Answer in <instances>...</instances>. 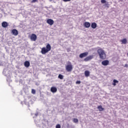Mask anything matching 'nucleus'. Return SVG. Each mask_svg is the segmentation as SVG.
I'll list each match as a JSON object with an SVG mask.
<instances>
[{
    "label": "nucleus",
    "mask_w": 128,
    "mask_h": 128,
    "mask_svg": "<svg viewBox=\"0 0 128 128\" xmlns=\"http://www.w3.org/2000/svg\"><path fill=\"white\" fill-rule=\"evenodd\" d=\"M128 64H126L124 65V68H128Z\"/></svg>",
    "instance_id": "obj_27"
},
{
    "label": "nucleus",
    "mask_w": 128,
    "mask_h": 128,
    "mask_svg": "<svg viewBox=\"0 0 128 128\" xmlns=\"http://www.w3.org/2000/svg\"><path fill=\"white\" fill-rule=\"evenodd\" d=\"M98 52L99 54V56L101 60H106V53H104V50H102V48H99L98 50Z\"/></svg>",
    "instance_id": "obj_1"
},
{
    "label": "nucleus",
    "mask_w": 128,
    "mask_h": 128,
    "mask_svg": "<svg viewBox=\"0 0 128 128\" xmlns=\"http://www.w3.org/2000/svg\"><path fill=\"white\" fill-rule=\"evenodd\" d=\"M56 128H60V124H57L56 125Z\"/></svg>",
    "instance_id": "obj_24"
},
{
    "label": "nucleus",
    "mask_w": 128,
    "mask_h": 128,
    "mask_svg": "<svg viewBox=\"0 0 128 128\" xmlns=\"http://www.w3.org/2000/svg\"><path fill=\"white\" fill-rule=\"evenodd\" d=\"M121 42L123 44H126L128 40H126V38H123L122 40H121Z\"/></svg>",
    "instance_id": "obj_14"
},
{
    "label": "nucleus",
    "mask_w": 128,
    "mask_h": 128,
    "mask_svg": "<svg viewBox=\"0 0 128 128\" xmlns=\"http://www.w3.org/2000/svg\"><path fill=\"white\" fill-rule=\"evenodd\" d=\"M92 58H94V56H89L84 59V62H88V60H90Z\"/></svg>",
    "instance_id": "obj_6"
},
{
    "label": "nucleus",
    "mask_w": 128,
    "mask_h": 128,
    "mask_svg": "<svg viewBox=\"0 0 128 128\" xmlns=\"http://www.w3.org/2000/svg\"><path fill=\"white\" fill-rule=\"evenodd\" d=\"M71 0H63V2H70Z\"/></svg>",
    "instance_id": "obj_26"
},
{
    "label": "nucleus",
    "mask_w": 128,
    "mask_h": 128,
    "mask_svg": "<svg viewBox=\"0 0 128 128\" xmlns=\"http://www.w3.org/2000/svg\"><path fill=\"white\" fill-rule=\"evenodd\" d=\"M102 66H108L110 64V61L108 60H104L102 62Z\"/></svg>",
    "instance_id": "obj_9"
},
{
    "label": "nucleus",
    "mask_w": 128,
    "mask_h": 128,
    "mask_svg": "<svg viewBox=\"0 0 128 128\" xmlns=\"http://www.w3.org/2000/svg\"><path fill=\"white\" fill-rule=\"evenodd\" d=\"M30 38L32 42H36V38H38V36H36V34H32Z\"/></svg>",
    "instance_id": "obj_4"
},
{
    "label": "nucleus",
    "mask_w": 128,
    "mask_h": 128,
    "mask_svg": "<svg viewBox=\"0 0 128 128\" xmlns=\"http://www.w3.org/2000/svg\"><path fill=\"white\" fill-rule=\"evenodd\" d=\"M98 110H99L100 112H102V110H104V108H102V106H98Z\"/></svg>",
    "instance_id": "obj_17"
},
{
    "label": "nucleus",
    "mask_w": 128,
    "mask_h": 128,
    "mask_svg": "<svg viewBox=\"0 0 128 128\" xmlns=\"http://www.w3.org/2000/svg\"><path fill=\"white\" fill-rule=\"evenodd\" d=\"M102 4H106V0H101Z\"/></svg>",
    "instance_id": "obj_23"
},
{
    "label": "nucleus",
    "mask_w": 128,
    "mask_h": 128,
    "mask_svg": "<svg viewBox=\"0 0 128 128\" xmlns=\"http://www.w3.org/2000/svg\"><path fill=\"white\" fill-rule=\"evenodd\" d=\"M73 122L75 123L78 122V118H74L73 120Z\"/></svg>",
    "instance_id": "obj_20"
},
{
    "label": "nucleus",
    "mask_w": 128,
    "mask_h": 128,
    "mask_svg": "<svg viewBox=\"0 0 128 128\" xmlns=\"http://www.w3.org/2000/svg\"><path fill=\"white\" fill-rule=\"evenodd\" d=\"M127 56H128V53L127 54Z\"/></svg>",
    "instance_id": "obj_29"
},
{
    "label": "nucleus",
    "mask_w": 128,
    "mask_h": 128,
    "mask_svg": "<svg viewBox=\"0 0 128 128\" xmlns=\"http://www.w3.org/2000/svg\"><path fill=\"white\" fill-rule=\"evenodd\" d=\"M88 52H85L80 54L79 56V58H86V56H88Z\"/></svg>",
    "instance_id": "obj_5"
},
{
    "label": "nucleus",
    "mask_w": 128,
    "mask_h": 128,
    "mask_svg": "<svg viewBox=\"0 0 128 128\" xmlns=\"http://www.w3.org/2000/svg\"><path fill=\"white\" fill-rule=\"evenodd\" d=\"M96 26H97V24H96V22H92L91 24V28H96Z\"/></svg>",
    "instance_id": "obj_13"
},
{
    "label": "nucleus",
    "mask_w": 128,
    "mask_h": 128,
    "mask_svg": "<svg viewBox=\"0 0 128 128\" xmlns=\"http://www.w3.org/2000/svg\"><path fill=\"white\" fill-rule=\"evenodd\" d=\"M38 0H32V1L31 2H32V4H34V2H38Z\"/></svg>",
    "instance_id": "obj_22"
},
{
    "label": "nucleus",
    "mask_w": 128,
    "mask_h": 128,
    "mask_svg": "<svg viewBox=\"0 0 128 128\" xmlns=\"http://www.w3.org/2000/svg\"><path fill=\"white\" fill-rule=\"evenodd\" d=\"M8 26V24L7 22H2V28H7V26Z\"/></svg>",
    "instance_id": "obj_12"
},
{
    "label": "nucleus",
    "mask_w": 128,
    "mask_h": 128,
    "mask_svg": "<svg viewBox=\"0 0 128 128\" xmlns=\"http://www.w3.org/2000/svg\"><path fill=\"white\" fill-rule=\"evenodd\" d=\"M84 26L85 28H90V22H85L84 23Z\"/></svg>",
    "instance_id": "obj_11"
},
{
    "label": "nucleus",
    "mask_w": 128,
    "mask_h": 128,
    "mask_svg": "<svg viewBox=\"0 0 128 128\" xmlns=\"http://www.w3.org/2000/svg\"><path fill=\"white\" fill-rule=\"evenodd\" d=\"M30 62L28 61H26L24 63V66H26V68H28V66H30Z\"/></svg>",
    "instance_id": "obj_16"
},
{
    "label": "nucleus",
    "mask_w": 128,
    "mask_h": 128,
    "mask_svg": "<svg viewBox=\"0 0 128 128\" xmlns=\"http://www.w3.org/2000/svg\"><path fill=\"white\" fill-rule=\"evenodd\" d=\"M50 50H52V46H50V44H48L46 46V47H43L42 48L41 54H46L48 52H50Z\"/></svg>",
    "instance_id": "obj_2"
},
{
    "label": "nucleus",
    "mask_w": 128,
    "mask_h": 128,
    "mask_svg": "<svg viewBox=\"0 0 128 128\" xmlns=\"http://www.w3.org/2000/svg\"><path fill=\"white\" fill-rule=\"evenodd\" d=\"M58 78L60 80H64V76L62 74H60L58 76Z\"/></svg>",
    "instance_id": "obj_19"
},
{
    "label": "nucleus",
    "mask_w": 128,
    "mask_h": 128,
    "mask_svg": "<svg viewBox=\"0 0 128 128\" xmlns=\"http://www.w3.org/2000/svg\"><path fill=\"white\" fill-rule=\"evenodd\" d=\"M76 84H80V81L78 80V81H76Z\"/></svg>",
    "instance_id": "obj_25"
},
{
    "label": "nucleus",
    "mask_w": 128,
    "mask_h": 128,
    "mask_svg": "<svg viewBox=\"0 0 128 128\" xmlns=\"http://www.w3.org/2000/svg\"><path fill=\"white\" fill-rule=\"evenodd\" d=\"M32 94H36V90H34V89H32Z\"/></svg>",
    "instance_id": "obj_21"
},
{
    "label": "nucleus",
    "mask_w": 128,
    "mask_h": 128,
    "mask_svg": "<svg viewBox=\"0 0 128 128\" xmlns=\"http://www.w3.org/2000/svg\"><path fill=\"white\" fill-rule=\"evenodd\" d=\"M68 64L66 66V70L67 72H72V65L70 62H68Z\"/></svg>",
    "instance_id": "obj_3"
},
{
    "label": "nucleus",
    "mask_w": 128,
    "mask_h": 128,
    "mask_svg": "<svg viewBox=\"0 0 128 128\" xmlns=\"http://www.w3.org/2000/svg\"><path fill=\"white\" fill-rule=\"evenodd\" d=\"M12 34L13 36H16L18 34V31L16 29H13L12 31Z\"/></svg>",
    "instance_id": "obj_8"
},
{
    "label": "nucleus",
    "mask_w": 128,
    "mask_h": 128,
    "mask_svg": "<svg viewBox=\"0 0 128 128\" xmlns=\"http://www.w3.org/2000/svg\"><path fill=\"white\" fill-rule=\"evenodd\" d=\"M105 6H108V4H105Z\"/></svg>",
    "instance_id": "obj_28"
},
{
    "label": "nucleus",
    "mask_w": 128,
    "mask_h": 128,
    "mask_svg": "<svg viewBox=\"0 0 128 128\" xmlns=\"http://www.w3.org/2000/svg\"><path fill=\"white\" fill-rule=\"evenodd\" d=\"M116 84H118V80L114 79L113 80V83L112 84L114 86H116Z\"/></svg>",
    "instance_id": "obj_15"
},
{
    "label": "nucleus",
    "mask_w": 128,
    "mask_h": 128,
    "mask_svg": "<svg viewBox=\"0 0 128 128\" xmlns=\"http://www.w3.org/2000/svg\"><path fill=\"white\" fill-rule=\"evenodd\" d=\"M85 76L88 78V76H90V72L88 70H86L84 72Z\"/></svg>",
    "instance_id": "obj_18"
},
{
    "label": "nucleus",
    "mask_w": 128,
    "mask_h": 128,
    "mask_svg": "<svg viewBox=\"0 0 128 128\" xmlns=\"http://www.w3.org/2000/svg\"><path fill=\"white\" fill-rule=\"evenodd\" d=\"M50 92L54 94L55 92H58V89L52 86L50 88Z\"/></svg>",
    "instance_id": "obj_10"
},
{
    "label": "nucleus",
    "mask_w": 128,
    "mask_h": 128,
    "mask_svg": "<svg viewBox=\"0 0 128 128\" xmlns=\"http://www.w3.org/2000/svg\"><path fill=\"white\" fill-rule=\"evenodd\" d=\"M46 22L48 24H50V26H52L54 24V21L52 20V19H48L46 20Z\"/></svg>",
    "instance_id": "obj_7"
}]
</instances>
